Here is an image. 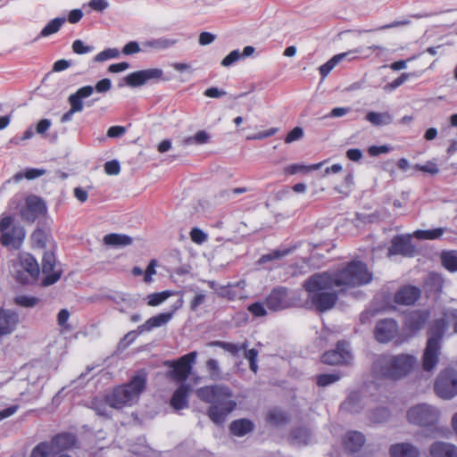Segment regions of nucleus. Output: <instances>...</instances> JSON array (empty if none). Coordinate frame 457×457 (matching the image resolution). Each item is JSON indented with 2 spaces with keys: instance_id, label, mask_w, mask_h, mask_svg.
<instances>
[{
  "instance_id": "27",
  "label": "nucleus",
  "mask_w": 457,
  "mask_h": 457,
  "mask_svg": "<svg viewBox=\"0 0 457 457\" xmlns=\"http://www.w3.org/2000/svg\"><path fill=\"white\" fill-rule=\"evenodd\" d=\"M391 457H419V451L408 443L393 445L389 450Z\"/></svg>"
},
{
  "instance_id": "23",
  "label": "nucleus",
  "mask_w": 457,
  "mask_h": 457,
  "mask_svg": "<svg viewBox=\"0 0 457 457\" xmlns=\"http://www.w3.org/2000/svg\"><path fill=\"white\" fill-rule=\"evenodd\" d=\"M173 317V312H162L155 316L149 318L144 324L137 327L138 333L151 331L155 328H160L166 325Z\"/></svg>"
},
{
  "instance_id": "7",
  "label": "nucleus",
  "mask_w": 457,
  "mask_h": 457,
  "mask_svg": "<svg viewBox=\"0 0 457 457\" xmlns=\"http://www.w3.org/2000/svg\"><path fill=\"white\" fill-rule=\"evenodd\" d=\"M26 238L25 228L12 215L0 216V244L2 246L19 250Z\"/></svg>"
},
{
  "instance_id": "4",
  "label": "nucleus",
  "mask_w": 457,
  "mask_h": 457,
  "mask_svg": "<svg viewBox=\"0 0 457 457\" xmlns=\"http://www.w3.org/2000/svg\"><path fill=\"white\" fill-rule=\"evenodd\" d=\"M417 364L411 354L380 355L373 364L378 378L398 380L409 375Z\"/></svg>"
},
{
  "instance_id": "32",
  "label": "nucleus",
  "mask_w": 457,
  "mask_h": 457,
  "mask_svg": "<svg viewBox=\"0 0 457 457\" xmlns=\"http://www.w3.org/2000/svg\"><path fill=\"white\" fill-rule=\"evenodd\" d=\"M365 119L370 122L373 126H383L388 125L392 123L393 117L388 112H369L366 114Z\"/></svg>"
},
{
  "instance_id": "24",
  "label": "nucleus",
  "mask_w": 457,
  "mask_h": 457,
  "mask_svg": "<svg viewBox=\"0 0 457 457\" xmlns=\"http://www.w3.org/2000/svg\"><path fill=\"white\" fill-rule=\"evenodd\" d=\"M345 450L350 453H357L365 444L364 435L358 431H349L343 439Z\"/></svg>"
},
{
  "instance_id": "63",
  "label": "nucleus",
  "mask_w": 457,
  "mask_h": 457,
  "mask_svg": "<svg viewBox=\"0 0 457 457\" xmlns=\"http://www.w3.org/2000/svg\"><path fill=\"white\" fill-rule=\"evenodd\" d=\"M140 52V47L137 42L130 41L126 44L122 48V54L125 55L135 54Z\"/></svg>"
},
{
  "instance_id": "50",
  "label": "nucleus",
  "mask_w": 457,
  "mask_h": 457,
  "mask_svg": "<svg viewBox=\"0 0 457 457\" xmlns=\"http://www.w3.org/2000/svg\"><path fill=\"white\" fill-rule=\"evenodd\" d=\"M289 253L288 250H283V251H280V250H274L272 251L271 253H269L267 254H263L260 260H259V262L261 263H266L268 262H271L273 260H278V259H280L282 257H284L285 255H287V253Z\"/></svg>"
},
{
  "instance_id": "11",
  "label": "nucleus",
  "mask_w": 457,
  "mask_h": 457,
  "mask_svg": "<svg viewBox=\"0 0 457 457\" xmlns=\"http://www.w3.org/2000/svg\"><path fill=\"white\" fill-rule=\"evenodd\" d=\"M322 363L326 365H348L353 361V354L349 349V344L345 341H338L336 348L326 351L320 357Z\"/></svg>"
},
{
  "instance_id": "14",
  "label": "nucleus",
  "mask_w": 457,
  "mask_h": 457,
  "mask_svg": "<svg viewBox=\"0 0 457 457\" xmlns=\"http://www.w3.org/2000/svg\"><path fill=\"white\" fill-rule=\"evenodd\" d=\"M46 212V203L35 195H30L25 199V204L20 211L22 219L29 222H34Z\"/></svg>"
},
{
  "instance_id": "64",
  "label": "nucleus",
  "mask_w": 457,
  "mask_h": 457,
  "mask_svg": "<svg viewBox=\"0 0 457 457\" xmlns=\"http://www.w3.org/2000/svg\"><path fill=\"white\" fill-rule=\"evenodd\" d=\"M112 83L109 79H103L99 80L94 89L98 93H105L111 89Z\"/></svg>"
},
{
  "instance_id": "38",
  "label": "nucleus",
  "mask_w": 457,
  "mask_h": 457,
  "mask_svg": "<svg viewBox=\"0 0 457 457\" xmlns=\"http://www.w3.org/2000/svg\"><path fill=\"white\" fill-rule=\"evenodd\" d=\"M65 18H55L51 20L40 31L39 37H49L61 29V27L65 22Z\"/></svg>"
},
{
  "instance_id": "30",
  "label": "nucleus",
  "mask_w": 457,
  "mask_h": 457,
  "mask_svg": "<svg viewBox=\"0 0 457 457\" xmlns=\"http://www.w3.org/2000/svg\"><path fill=\"white\" fill-rule=\"evenodd\" d=\"M442 266L450 272H457V250H445L440 253Z\"/></svg>"
},
{
  "instance_id": "28",
  "label": "nucleus",
  "mask_w": 457,
  "mask_h": 457,
  "mask_svg": "<svg viewBox=\"0 0 457 457\" xmlns=\"http://www.w3.org/2000/svg\"><path fill=\"white\" fill-rule=\"evenodd\" d=\"M53 444V451H62L71 448L75 443V436L70 433H60L49 441Z\"/></svg>"
},
{
  "instance_id": "5",
  "label": "nucleus",
  "mask_w": 457,
  "mask_h": 457,
  "mask_svg": "<svg viewBox=\"0 0 457 457\" xmlns=\"http://www.w3.org/2000/svg\"><path fill=\"white\" fill-rule=\"evenodd\" d=\"M447 329V323L444 319L434 320L428 330V341L422 355V368L425 371H431L436 366L441 353V342Z\"/></svg>"
},
{
  "instance_id": "8",
  "label": "nucleus",
  "mask_w": 457,
  "mask_h": 457,
  "mask_svg": "<svg viewBox=\"0 0 457 457\" xmlns=\"http://www.w3.org/2000/svg\"><path fill=\"white\" fill-rule=\"evenodd\" d=\"M197 358V352L193 351L177 360L166 361L164 366L170 369L169 376L178 383H185L192 372Z\"/></svg>"
},
{
  "instance_id": "21",
  "label": "nucleus",
  "mask_w": 457,
  "mask_h": 457,
  "mask_svg": "<svg viewBox=\"0 0 457 457\" xmlns=\"http://www.w3.org/2000/svg\"><path fill=\"white\" fill-rule=\"evenodd\" d=\"M192 388L187 383H179L177 389L172 394L170 400V406L176 410L180 411L188 407V396Z\"/></svg>"
},
{
  "instance_id": "42",
  "label": "nucleus",
  "mask_w": 457,
  "mask_h": 457,
  "mask_svg": "<svg viewBox=\"0 0 457 457\" xmlns=\"http://www.w3.org/2000/svg\"><path fill=\"white\" fill-rule=\"evenodd\" d=\"M422 71H414V72H403L398 78L390 82L387 87L391 89H395L402 86L405 81H407L410 78H418L422 74Z\"/></svg>"
},
{
  "instance_id": "44",
  "label": "nucleus",
  "mask_w": 457,
  "mask_h": 457,
  "mask_svg": "<svg viewBox=\"0 0 457 457\" xmlns=\"http://www.w3.org/2000/svg\"><path fill=\"white\" fill-rule=\"evenodd\" d=\"M340 378V375L337 373L319 374L316 377V384L320 387H324L338 381Z\"/></svg>"
},
{
  "instance_id": "36",
  "label": "nucleus",
  "mask_w": 457,
  "mask_h": 457,
  "mask_svg": "<svg viewBox=\"0 0 457 457\" xmlns=\"http://www.w3.org/2000/svg\"><path fill=\"white\" fill-rule=\"evenodd\" d=\"M444 228H436L433 229H418L414 231L413 236L420 240H435L439 238L445 233Z\"/></svg>"
},
{
  "instance_id": "33",
  "label": "nucleus",
  "mask_w": 457,
  "mask_h": 457,
  "mask_svg": "<svg viewBox=\"0 0 457 457\" xmlns=\"http://www.w3.org/2000/svg\"><path fill=\"white\" fill-rule=\"evenodd\" d=\"M321 163L312 164V165H305L303 163H294L287 165L284 168L283 173L287 176H292L297 173H308L312 170H318L320 167Z\"/></svg>"
},
{
  "instance_id": "17",
  "label": "nucleus",
  "mask_w": 457,
  "mask_h": 457,
  "mask_svg": "<svg viewBox=\"0 0 457 457\" xmlns=\"http://www.w3.org/2000/svg\"><path fill=\"white\" fill-rule=\"evenodd\" d=\"M398 331L397 322L394 319H384L377 322L374 337L379 343L391 341Z\"/></svg>"
},
{
  "instance_id": "34",
  "label": "nucleus",
  "mask_w": 457,
  "mask_h": 457,
  "mask_svg": "<svg viewBox=\"0 0 457 457\" xmlns=\"http://www.w3.org/2000/svg\"><path fill=\"white\" fill-rule=\"evenodd\" d=\"M132 238L128 235L110 233L104 237V242L107 245H129Z\"/></svg>"
},
{
  "instance_id": "31",
  "label": "nucleus",
  "mask_w": 457,
  "mask_h": 457,
  "mask_svg": "<svg viewBox=\"0 0 457 457\" xmlns=\"http://www.w3.org/2000/svg\"><path fill=\"white\" fill-rule=\"evenodd\" d=\"M361 394L357 391H353L342 403L341 408L351 413L359 412L361 409Z\"/></svg>"
},
{
  "instance_id": "47",
  "label": "nucleus",
  "mask_w": 457,
  "mask_h": 457,
  "mask_svg": "<svg viewBox=\"0 0 457 457\" xmlns=\"http://www.w3.org/2000/svg\"><path fill=\"white\" fill-rule=\"evenodd\" d=\"M218 295L220 297L226 298L229 301H235L236 299L239 298L238 294L231 285L220 287Z\"/></svg>"
},
{
  "instance_id": "16",
  "label": "nucleus",
  "mask_w": 457,
  "mask_h": 457,
  "mask_svg": "<svg viewBox=\"0 0 457 457\" xmlns=\"http://www.w3.org/2000/svg\"><path fill=\"white\" fill-rule=\"evenodd\" d=\"M152 79L164 80L162 70L158 68L141 70L131 72L125 78L127 85L132 87H141Z\"/></svg>"
},
{
  "instance_id": "2",
  "label": "nucleus",
  "mask_w": 457,
  "mask_h": 457,
  "mask_svg": "<svg viewBox=\"0 0 457 457\" xmlns=\"http://www.w3.org/2000/svg\"><path fill=\"white\" fill-rule=\"evenodd\" d=\"M147 372L145 370H137L130 379L124 384L113 386L106 391L104 396L92 400V408L100 416L111 418L109 408L122 410L138 403L141 395L146 389Z\"/></svg>"
},
{
  "instance_id": "45",
  "label": "nucleus",
  "mask_w": 457,
  "mask_h": 457,
  "mask_svg": "<svg viewBox=\"0 0 457 457\" xmlns=\"http://www.w3.org/2000/svg\"><path fill=\"white\" fill-rule=\"evenodd\" d=\"M120 56V52L118 49L116 48H107L102 52H100L99 54H97L95 57H94V61L96 62H104L108 59H112V58H118Z\"/></svg>"
},
{
  "instance_id": "18",
  "label": "nucleus",
  "mask_w": 457,
  "mask_h": 457,
  "mask_svg": "<svg viewBox=\"0 0 457 457\" xmlns=\"http://www.w3.org/2000/svg\"><path fill=\"white\" fill-rule=\"evenodd\" d=\"M421 296L420 287L411 285L401 287L394 295V302L399 305H413Z\"/></svg>"
},
{
  "instance_id": "48",
  "label": "nucleus",
  "mask_w": 457,
  "mask_h": 457,
  "mask_svg": "<svg viewBox=\"0 0 457 457\" xmlns=\"http://www.w3.org/2000/svg\"><path fill=\"white\" fill-rule=\"evenodd\" d=\"M268 420L274 424H284L287 421V416L284 411L273 410L268 413Z\"/></svg>"
},
{
  "instance_id": "46",
  "label": "nucleus",
  "mask_w": 457,
  "mask_h": 457,
  "mask_svg": "<svg viewBox=\"0 0 457 457\" xmlns=\"http://www.w3.org/2000/svg\"><path fill=\"white\" fill-rule=\"evenodd\" d=\"M389 416H390V412H389L388 409L382 407V408H378L371 412L370 420L373 422L381 423V422L387 420Z\"/></svg>"
},
{
  "instance_id": "10",
  "label": "nucleus",
  "mask_w": 457,
  "mask_h": 457,
  "mask_svg": "<svg viewBox=\"0 0 457 457\" xmlns=\"http://www.w3.org/2000/svg\"><path fill=\"white\" fill-rule=\"evenodd\" d=\"M438 415L437 410L428 404L416 405L407 412V418L411 423L422 427H429L436 424Z\"/></svg>"
},
{
  "instance_id": "35",
  "label": "nucleus",
  "mask_w": 457,
  "mask_h": 457,
  "mask_svg": "<svg viewBox=\"0 0 457 457\" xmlns=\"http://www.w3.org/2000/svg\"><path fill=\"white\" fill-rule=\"evenodd\" d=\"M50 239L51 236L42 228L35 229L30 236L32 245L37 248H45Z\"/></svg>"
},
{
  "instance_id": "9",
  "label": "nucleus",
  "mask_w": 457,
  "mask_h": 457,
  "mask_svg": "<svg viewBox=\"0 0 457 457\" xmlns=\"http://www.w3.org/2000/svg\"><path fill=\"white\" fill-rule=\"evenodd\" d=\"M435 392L444 399H451L457 395V373L450 369L442 370L435 382Z\"/></svg>"
},
{
  "instance_id": "22",
  "label": "nucleus",
  "mask_w": 457,
  "mask_h": 457,
  "mask_svg": "<svg viewBox=\"0 0 457 457\" xmlns=\"http://www.w3.org/2000/svg\"><path fill=\"white\" fill-rule=\"evenodd\" d=\"M18 322L19 316L15 312L0 308V337L14 331Z\"/></svg>"
},
{
  "instance_id": "51",
  "label": "nucleus",
  "mask_w": 457,
  "mask_h": 457,
  "mask_svg": "<svg viewBox=\"0 0 457 457\" xmlns=\"http://www.w3.org/2000/svg\"><path fill=\"white\" fill-rule=\"evenodd\" d=\"M245 357L249 361L250 370L253 373H256L258 370V365H257L258 351L254 348L249 349V350L245 351Z\"/></svg>"
},
{
  "instance_id": "53",
  "label": "nucleus",
  "mask_w": 457,
  "mask_h": 457,
  "mask_svg": "<svg viewBox=\"0 0 457 457\" xmlns=\"http://www.w3.org/2000/svg\"><path fill=\"white\" fill-rule=\"evenodd\" d=\"M39 299L35 296L19 295L15 298V303L22 307H33L37 304Z\"/></svg>"
},
{
  "instance_id": "1",
  "label": "nucleus",
  "mask_w": 457,
  "mask_h": 457,
  "mask_svg": "<svg viewBox=\"0 0 457 457\" xmlns=\"http://www.w3.org/2000/svg\"><path fill=\"white\" fill-rule=\"evenodd\" d=\"M373 274L361 261H351L336 269L317 272L303 283L309 300L320 312L331 310L338 300V295L350 288L370 283Z\"/></svg>"
},
{
  "instance_id": "26",
  "label": "nucleus",
  "mask_w": 457,
  "mask_h": 457,
  "mask_svg": "<svg viewBox=\"0 0 457 457\" xmlns=\"http://www.w3.org/2000/svg\"><path fill=\"white\" fill-rule=\"evenodd\" d=\"M432 457H457V447L453 445L436 442L430 447Z\"/></svg>"
},
{
  "instance_id": "56",
  "label": "nucleus",
  "mask_w": 457,
  "mask_h": 457,
  "mask_svg": "<svg viewBox=\"0 0 457 457\" xmlns=\"http://www.w3.org/2000/svg\"><path fill=\"white\" fill-rule=\"evenodd\" d=\"M303 137V130L301 127H295L290 130L285 137V142L290 144L294 141L299 140Z\"/></svg>"
},
{
  "instance_id": "55",
  "label": "nucleus",
  "mask_w": 457,
  "mask_h": 457,
  "mask_svg": "<svg viewBox=\"0 0 457 457\" xmlns=\"http://www.w3.org/2000/svg\"><path fill=\"white\" fill-rule=\"evenodd\" d=\"M414 169L422 172L429 173L432 175L437 174L439 172V169L434 162H428L426 164H416Z\"/></svg>"
},
{
  "instance_id": "3",
  "label": "nucleus",
  "mask_w": 457,
  "mask_h": 457,
  "mask_svg": "<svg viewBox=\"0 0 457 457\" xmlns=\"http://www.w3.org/2000/svg\"><path fill=\"white\" fill-rule=\"evenodd\" d=\"M195 395L204 403H209L208 417L215 424H222L237 407L230 388L223 385H211L196 389Z\"/></svg>"
},
{
  "instance_id": "40",
  "label": "nucleus",
  "mask_w": 457,
  "mask_h": 457,
  "mask_svg": "<svg viewBox=\"0 0 457 457\" xmlns=\"http://www.w3.org/2000/svg\"><path fill=\"white\" fill-rule=\"evenodd\" d=\"M171 295H173V292L170 290L150 294L146 297L147 304L149 306H158Z\"/></svg>"
},
{
  "instance_id": "60",
  "label": "nucleus",
  "mask_w": 457,
  "mask_h": 457,
  "mask_svg": "<svg viewBox=\"0 0 457 457\" xmlns=\"http://www.w3.org/2000/svg\"><path fill=\"white\" fill-rule=\"evenodd\" d=\"M241 57V54L238 50L231 51L227 56H225L221 61V65L224 67H228L232 65L234 62L238 61Z\"/></svg>"
},
{
  "instance_id": "57",
  "label": "nucleus",
  "mask_w": 457,
  "mask_h": 457,
  "mask_svg": "<svg viewBox=\"0 0 457 457\" xmlns=\"http://www.w3.org/2000/svg\"><path fill=\"white\" fill-rule=\"evenodd\" d=\"M71 47L72 51L77 54H84L93 50L92 46H85L83 41L80 39L73 41Z\"/></svg>"
},
{
  "instance_id": "15",
  "label": "nucleus",
  "mask_w": 457,
  "mask_h": 457,
  "mask_svg": "<svg viewBox=\"0 0 457 457\" xmlns=\"http://www.w3.org/2000/svg\"><path fill=\"white\" fill-rule=\"evenodd\" d=\"M56 266L55 255L52 251H46L42 257V272L45 278L42 280V286L48 287L56 283L62 277L61 270H55Z\"/></svg>"
},
{
  "instance_id": "12",
  "label": "nucleus",
  "mask_w": 457,
  "mask_h": 457,
  "mask_svg": "<svg viewBox=\"0 0 457 457\" xmlns=\"http://www.w3.org/2000/svg\"><path fill=\"white\" fill-rule=\"evenodd\" d=\"M93 93L94 87L92 86H84L70 95L68 103L71 107L68 112L63 113L61 121L67 122L72 119L74 113L82 112L84 108L83 99L89 97Z\"/></svg>"
},
{
  "instance_id": "20",
  "label": "nucleus",
  "mask_w": 457,
  "mask_h": 457,
  "mask_svg": "<svg viewBox=\"0 0 457 457\" xmlns=\"http://www.w3.org/2000/svg\"><path fill=\"white\" fill-rule=\"evenodd\" d=\"M428 317L429 313L427 311H412L406 315L404 327L408 331L415 334L424 328L428 322Z\"/></svg>"
},
{
  "instance_id": "62",
  "label": "nucleus",
  "mask_w": 457,
  "mask_h": 457,
  "mask_svg": "<svg viewBox=\"0 0 457 457\" xmlns=\"http://www.w3.org/2000/svg\"><path fill=\"white\" fill-rule=\"evenodd\" d=\"M157 265V262L155 259H153L150 261L145 273H144V281L145 283H150L152 282L153 278V275H154L156 273V270H155V267Z\"/></svg>"
},
{
  "instance_id": "52",
  "label": "nucleus",
  "mask_w": 457,
  "mask_h": 457,
  "mask_svg": "<svg viewBox=\"0 0 457 457\" xmlns=\"http://www.w3.org/2000/svg\"><path fill=\"white\" fill-rule=\"evenodd\" d=\"M247 310L254 317H264L267 315L264 303L255 302L248 305Z\"/></svg>"
},
{
  "instance_id": "59",
  "label": "nucleus",
  "mask_w": 457,
  "mask_h": 457,
  "mask_svg": "<svg viewBox=\"0 0 457 457\" xmlns=\"http://www.w3.org/2000/svg\"><path fill=\"white\" fill-rule=\"evenodd\" d=\"M104 171L108 175H118L120 171V166L118 161L112 160L104 163Z\"/></svg>"
},
{
  "instance_id": "43",
  "label": "nucleus",
  "mask_w": 457,
  "mask_h": 457,
  "mask_svg": "<svg viewBox=\"0 0 457 457\" xmlns=\"http://www.w3.org/2000/svg\"><path fill=\"white\" fill-rule=\"evenodd\" d=\"M176 42L177 40L175 39L161 37L148 41L146 42V45L152 48L162 50L173 46L176 44Z\"/></svg>"
},
{
  "instance_id": "54",
  "label": "nucleus",
  "mask_w": 457,
  "mask_h": 457,
  "mask_svg": "<svg viewBox=\"0 0 457 457\" xmlns=\"http://www.w3.org/2000/svg\"><path fill=\"white\" fill-rule=\"evenodd\" d=\"M190 238L194 243L202 245L207 241L208 237L202 229L193 228L190 231Z\"/></svg>"
},
{
  "instance_id": "61",
  "label": "nucleus",
  "mask_w": 457,
  "mask_h": 457,
  "mask_svg": "<svg viewBox=\"0 0 457 457\" xmlns=\"http://www.w3.org/2000/svg\"><path fill=\"white\" fill-rule=\"evenodd\" d=\"M209 135L204 130H200L195 134L193 137H189L187 139V142L189 143L194 141L195 144L203 145L209 141Z\"/></svg>"
},
{
  "instance_id": "49",
  "label": "nucleus",
  "mask_w": 457,
  "mask_h": 457,
  "mask_svg": "<svg viewBox=\"0 0 457 457\" xmlns=\"http://www.w3.org/2000/svg\"><path fill=\"white\" fill-rule=\"evenodd\" d=\"M70 312L67 309H62L57 315V324L64 331H70L71 329V325L68 324Z\"/></svg>"
},
{
  "instance_id": "25",
  "label": "nucleus",
  "mask_w": 457,
  "mask_h": 457,
  "mask_svg": "<svg viewBox=\"0 0 457 457\" xmlns=\"http://www.w3.org/2000/svg\"><path fill=\"white\" fill-rule=\"evenodd\" d=\"M361 53V48H354L349 50L348 52L341 53L334 55L331 59H329L327 62L322 64L320 68V74L322 78H325L328 75V73L335 68V66L343 61L345 56L351 55L353 54H360Z\"/></svg>"
},
{
  "instance_id": "39",
  "label": "nucleus",
  "mask_w": 457,
  "mask_h": 457,
  "mask_svg": "<svg viewBox=\"0 0 457 457\" xmlns=\"http://www.w3.org/2000/svg\"><path fill=\"white\" fill-rule=\"evenodd\" d=\"M53 453V444L44 441L32 449L29 457H49Z\"/></svg>"
},
{
  "instance_id": "37",
  "label": "nucleus",
  "mask_w": 457,
  "mask_h": 457,
  "mask_svg": "<svg viewBox=\"0 0 457 457\" xmlns=\"http://www.w3.org/2000/svg\"><path fill=\"white\" fill-rule=\"evenodd\" d=\"M209 345L211 346H218L220 348H222L223 350H225V351L228 352L230 354H232L233 356L237 355V353L240 350H245L246 346H247L246 343H243L239 345L237 344L220 341V340L212 341Z\"/></svg>"
},
{
  "instance_id": "6",
  "label": "nucleus",
  "mask_w": 457,
  "mask_h": 457,
  "mask_svg": "<svg viewBox=\"0 0 457 457\" xmlns=\"http://www.w3.org/2000/svg\"><path fill=\"white\" fill-rule=\"evenodd\" d=\"M13 277L22 285H31L38 280L40 268L37 259L29 253L21 252L12 261Z\"/></svg>"
},
{
  "instance_id": "41",
  "label": "nucleus",
  "mask_w": 457,
  "mask_h": 457,
  "mask_svg": "<svg viewBox=\"0 0 457 457\" xmlns=\"http://www.w3.org/2000/svg\"><path fill=\"white\" fill-rule=\"evenodd\" d=\"M46 173V170L43 169H36V168H29L26 169L25 171L18 172L13 176V179L15 181H20L23 178L27 179L28 180L35 179L37 178H39L43 176Z\"/></svg>"
},
{
  "instance_id": "29",
  "label": "nucleus",
  "mask_w": 457,
  "mask_h": 457,
  "mask_svg": "<svg viewBox=\"0 0 457 457\" xmlns=\"http://www.w3.org/2000/svg\"><path fill=\"white\" fill-rule=\"evenodd\" d=\"M253 429V423L248 419H239L233 420L229 425V430L232 435L244 436Z\"/></svg>"
},
{
  "instance_id": "19",
  "label": "nucleus",
  "mask_w": 457,
  "mask_h": 457,
  "mask_svg": "<svg viewBox=\"0 0 457 457\" xmlns=\"http://www.w3.org/2000/svg\"><path fill=\"white\" fill-rule=\"evenodd\" d=\"M416 253L415 246L411 244L410 237L403 236H395L391 241V245L388 248V256L403 255L406 257H412Z\"/></svg>"
},
{
  "instance_id": "13",
  "label": "nucleus",
  "mask_w": 457,
  "mask_h": 457,
  "mask_svg": "<svg viewBox=\"0 0 457 457\" xmlns=\"http://www.w3.org/2000/svg\"><path fill=\"white\" fill-rule=\"evenodd\" d=\"M289 290L285 287H277L265 297L264 304L271 312H279L292 305L288 296Z\"/></svg>"
},
{
  "instance_id": "58",
  "label": "nucleus",
  "mask_w": 457,
  "mask_h": 457,
  "mask_svg": "<svg viewBox=\"0 0 457 457\" xmlns=\"http://www.w3.org/2000/svg\"><path fill=\"white\" fill-rule=\"evenodd\" d=\"M206 369L212 378H216L220 375L219 363L214 359H209L206 361Z\"/></svg>"
}]
</instances>
